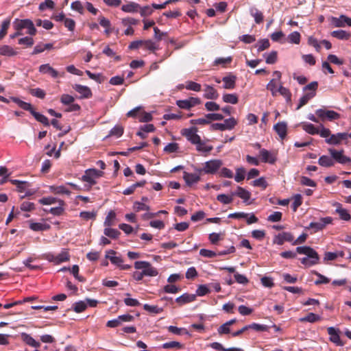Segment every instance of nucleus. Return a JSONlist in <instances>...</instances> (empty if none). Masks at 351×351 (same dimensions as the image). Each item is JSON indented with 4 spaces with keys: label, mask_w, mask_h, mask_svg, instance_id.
Wrapping results in <instances>:
<instances>
[{
    "label": "nucleus",
    "mask_w": 351,
    "mask_h": 351,
    "mask_svg": "<svg viewBox=\"0 0 351 351\" xmlns=\"http://www.w3.org/2000/svg\"><path fill=\"white\" fill-rule=\"evenodd\" d=\"M12 99L20 108L25 110L29 111L34 116V117L36 119L37 121L43 123L45 126H49L50 123L49 121L48 118L43 114L36 112L34 109L32 108L31 104L23 101L17 97H12Z\"/></svg>",
    "instance_id": "obj_1"
},
{
    "label": "nucleus",
    "mask_w": 351,
    "mask_h": 351,
    "mask_svg": "<svg viewBox=\"0 0 351 351\" xmlns=\"http://www.w3.org/2000/svg\"><path fill=\"white\" fill-rule=\"evenodd\" d=\"M104 172L96 169H88L84 172L80 180L86 184H84V190L90 191L92 186L97 184L96 180L103 176Z\"/></svg>",
    "instance_id": "obj_2"
},
{
    "label": "nucleus",
    "mask_w": 351,
    "mask_h": 351,
    "mask_svg": "<svg viewBox=\"0 0 351 351\" xmlns=\"http://www.w3.org/2000/svg\"><path fill=\"white\" fill-rule=\"evenodd\" d=\"M317 88L318 82L316 81L311 82L303 88V91L305 92V94L300 99L297 110L306 105L309 100L315 97Z\"/></svg>",
    "instance_id": "obj_3"
},
{
    "label": "nucleus",
    "mask_w": 351,
    "mask_h": 351,
    "mask_svg": "<svg viewBox=\"0 0 351 351\" xmlns=\"http://www.w3.org/2000/svg\"><path fill=\"white\" fill-rule=\"evenodd\" d=\"M15 30H23L27 29V34L34 36L36 33V29L34 25L33 22L30 19H15L13 23Z\"/></svg>",
    "instance_id": "obj_4"
},
{
    "label": "nucleus",
    "mask_w": 351,
    "mask_h": 351,
    "mask_svg": "<svg viewBox=\"0 0 351 351\" xmlns=\"http://www.w3.org/2000/svg\"><path fill=\"white\" fill-rule=\"evenodd\" d=\"M315 114L322 121L326 120H328L330 121L337 120L341 117L340 114L334 110H326L323 108L317 109L315 111Z\"/></svg>",
    "instance_id": "obj_5"
},
{
    "label": "nucleus",
    "mask_w": 351,
    "mask_h": 351,
    "mask_svg": "<svg viewBox=\"0 0 351 351\" xmlns=\"http://www.w3.org/2000/svg\"><path fill=\"white\" fill-rule=\"evenodd\" d=\"M332 218L331 217H322L317 222H311L309 225L305 227L306 230L313 229L314 232H317L323 230L326 225L331 223Z\"/></svg>",
    "instance_id": "obj_6"
},
{
    "label": "nucleus",
    "mask_w": 351,
    "mask_h": 351,
    "mask_svg": "<svg viewBox=\"0 0 351 351\" xmlns=\"http://www.w3.org/2000/svg\"><path fill=\"white\" fill-rule=\"evenodd\" d=\"M198 130L196 127H191L182 130V134L192 144L199 142L200 136L197 134Z\"/></svg>",
    "instance_id": "obj_7"
},
{
    "label": "nucleus",
    "mask_w": 351,
    "mask_h": 351,
    "mask_svg": "<svg viewBox=\"0 0 351 351\" xmlns=\"http://www.w3.org/2000/svg\"><path fill=\"white\" fill-rule=\"evenodd\" d=\"M201 103V100L198 97H190L187 99L178 100L176 105L182 109L190 110L191 108L199 105Z\"/></svg>",
    "instance_id": "obj_8"
},
{
    "label": "nucleus",
    "mask_w": 351,
    "mask_h": 351,
    "mask_svg": "<svg viewBox=\"0 0 351 351\" xmlns=\"http://www.w3.org/2000/svg\"><path fill=\"white\" fill-rule=\"evenodd\" d=\"M221 165V160H211L205 162L204 168L201 171H204L205 173L213 174L217 172Z\"/></svg>",
    "instance_id": "obj_9"
},
{
    "label": "nucleus",
    "mask_w": 351,
    "mask_h": 351,
    "mask_svg": "<svg viewBox=\"0 0 351 351\" xmlns=\"http://www.w3.org/2000/svg\"><path fill=\"white\" fill-rule=\"evenodd\" d=\"M328 152L331 155L332 160L340 164H346L351 161V159L343 155V150H336L335 149L330 148Z\"/></svg>",
    "instance_id": "obj_10"
},
{
    "label": "nucleus",
    "mask_w": 351,
    "mask_h": 351,
    "mask_svg": "<svg viewBox=\"0 0 351 351\" xmlns=\"http://www.w3.org/2000/svg\"><path fill=\"white\" fill-rule=\"evenodd\" d=\"M294 239L293 235L289 232H283L279 233L274 237V243L279 245H282L285 241L293 242Z\"/></svg>",
    "instance_id": "obj_11"
},
{
    "label": "nucleus",
    "mask_w": 351,
    "mask_h": 351,
    "mask_svg": "<svg viewBox=\"0 0 351 351\" xmlns=\"http://www.w3.org/2000/svg\"><path fill=\"white\" fill-rule=\"evenodd\" d=\"M348 134L346 132L332 134L330 138L326 139V143L330 145H339L342 141L347 140Z\"/></svg>",
    "instance_id": "obj_12"
},
{
    "label": "nucleus",
    "mask_w": 351,
    "mask_h": 351,
    "mask_svg": "<svg viewBox=\"0 0 351 351\" xmlns=\"http://www.w3.org/2000/svg\"><path fill=\"white\" fill-rule=\"evenodd\" d=\"M296 252L300 254H305L309 258H317V252L309 246H300L296 247Z\"/></svg>",
    "instance_id": "obj_13"
},
{
    "label": "nucleus",
    "mask_w": 351,
    "mask_h": 351,
    "mask_svg": "<svg viewBox=\"0 0 351 351\" xmlns=\"http://www.w3.org/2000/svg\"><path fill=\"white\" fill-rule=\"evenodd\" d=\"M232 195H236L243 200L247 204H250L248 201L251 198V193L241 186H237V191L232 193Z\"/></svg>",
    "instance_id": "obj_14"
},
{
    "label": "nucleus",
    "mask_w": 351,
    "mask_h": 351,
    "mask_svg": "<svg viewBox=\"0 0 351 351\" xmlns=\"http://www.w3.org/2000/svg\"><path fill=\"white\" fill-rule=\"evenodd\" d=\"M237 77L234 75L229 74L222 78L223 82V88L225 89H234L236 86Z\"/></svg>",
    "instance_id": "obj_15"
},
{
    "label": "nucleus",
    "mask_w": 351,
    "mask_h": 351,
    "mask_svg": "<svg viewBox=\"0 0 351 351\" xmlns=\"http://www.w3.org/2000/svg\"><path fill=\"white\" fill-rule=\"evenodd\" d=\"M327 331L328 335H330V341L335 343L337 346L343 345L339 335L338 330H336L334 327H328Z\"/></svg>",
    "instance_id": "obj_16"
},
{
    "label": "nucleus",
    "mask_w": 351,
    "mask_h": 351,
    "mask_svg": "<svg viewBox=\"0 0 351 351\" xmlns=\"http://www.w3.org/2000/svg\"><path fill=\"white\" fill-rule=\"evenodd\" d=\"M260 156L261 158L262 162H263L274 164L276 160V158L271 152L265 149H261L260 150Z\"/></svg>",
    "instance_id": "obj_17"
},
{
    "label": "nucleus",
    "mask_w": 351,
    "mask_h": 351,
    "mask_svg": "<svg viewBox=\"0 0 351 351\" xmlns=\"http://www.w3.org/2000/svg\"><path fill=\"white\" fill-rule=\"evenodd\" d=\"M204 91V97L206 99L214 100L219 97V93L217 90L210 85H205Z\"/></svg>",
    "instance_id": "obj_18"
},
{
    "label": "nucleus",
    "mask_w": 351,
    "mask_h": 351,
    "mask_svg": "<svg viewBox=\"0 0 351 351\" xmlns=\"http://www.w3.org/2000/svg\"><path fill=\"white\" fill-rule=\"evenodd\" d=\"M274 130L279 135L281 139H284L287 136V125L285 122H278L274 126Z\"/></svg>",
    "instance_id": "obj_19"
},
{
    "label": "nucleus",
    "mask_w": 351,
    "mask_h": 351,
    "mask_svg": "<svg viewBox=\"0 0 351 351\" xmlns=\"http://www.w3.org/2000/svg\"><path fill=\"white\" fill-rule=\"evenodd\" d=\"M49 191L51 193L56 195H70L71 192L64 185H51L49 186Z\"/></svg>",
    "instance_id": "obj_20"
},
{
    "label": "nucleus",
    "mask_w": 351,
    "mask_h": 351,
    "mask_svg": "<svg viewBox=\"0 0 351 351\" xmlns=\"http://www.w3.org/2000/svg\"><path fill=\"white\" fill-rule=\"evenodd\" d=\"M73 88L75 91L79 93L83 98H90L92 96L91 90L88 86L75 84L73 86Z\"/></svg>",
    "instance_id": "obj_21"
},
{
    "label": "nucleus",
    "mask_w": 351,
    "mask_h": 351,
    "mask_svg": "<svg viewBox=\"0 0 351 351\" xmlns=\"http://www.w3.org/2000/svg\"><path fill=\"white\" fill-rule=\"evenodd\" d=\"M39 71L43 74H49L52 77L56 78L58 76V73L49 64H42L39 66Z\"/></svg>",
    "instance_id": "obj_22"
},
{
    "label": "nucleus",
    "mask_w": 351,
    "mask_h": 351,
    "mask_svg": "<svg viewBox=\"0 0 351 351\" xmlns=\"http://www.w3.org/2000/svg\"><path fill=\"white\" fill-rule=\"evenodd\" d=\"M183 178L187 185L191 186L200 180V176L197 173L184 172Z\"/></svg>",
    "instance_id": "obj_23"
},
{
    "label": "nucleus",
    "mask_w": 351,
    "mask_h": 351,
    "mask_svg": "<svg viewBox=\"0 0 351 351\" xmlns=\"http://www.w3.org/2000/svg\"><path fill=\"white\" fill-rule=\"evenodd\" d=\"M196 299V295L190 293H184L176 299V302L180 305L193 302Z\"/></svg>",
    "instance_id": "obj_24"
},
{
    "label": "nucleus",
    "mask_w": 351,
    "mask_h": 351,
    "mask_svg": "<svg viewBox=\"0 0 351 351\" xmlns=\"http://www.w3.org/2000/svg\"><path fill=\"white\" fill-rule=\"evenodd\" d=\"M141 5L135 2H130L128 4L123 5L121 7L122 11L128 13L138 12Z\"/></svg>",
    "instance_id": "obj_25"
},
{
    "label": "nucleus",
    "mask_w": 351,
    "mask_h": 351,
    "mask_svg": "<svg viewBox=\"0 0 351 351\" xmlns=\"http://www.w3.org/2000/svg\"><path fill=\"white\" fill-rule=\"evenodd\" d=\"M250 13L252 16L254 17V21L257 24H260L263 22L264 16L261 11L258 10L256 8H251L250 10Z\"/></svg>",
    "instance_id": "obj_26"
},
{
    "label": "nucleus",
    "mask_w": 351,
    "mask_h": 351,
    "mask_svg": "<svg viewBox=\"0 0 351 351\" xmlns=\"http://www.w3.org/2000/svg\"><path fill=\"white\" fill-rule=\"evenodd\" d=\"M23 341L27 345L33 347V348H40V343L36 341L32 337L27 333L21 334Z\"/></svg>",
    "instance_id": "obj_27"
},
{
    "label": "nucleus",
    "mask_w": 351,
    "mask_h": 351,
    "mask_svg": "<svg viewBox=\"0 0 351 351\" xmlns=\"http://www.w3.org/2000/svg\"><path fill=\"white\" fill-rule=\"evenodd\" d=\"M336 206L337 208L335 212L339 214L340 219L344 221H349L351 219V216L348 213V210L343 208L339 203H337Z\"/></svg>",
    "instance_id": "obj_28"
},
{
    "label": "nucleus",
    "mask_w": 351,
    "mask_h": 351,
    "mask_svg": "<svg viewBox=\"0 0 351 351\" xmlns=\"http://www.w3.org/2000/svg\"><path fill=\"white\" fill-rule=\"evenodd\" d=\"M58 204L59 206L57 207L51 208L49 210H47L46 209L44 210L45 212H49L53 215L60 216L62 215L64 211V206L65 203L63 200H58Z\"/></svg>",
    "instance_id": "obj_29"
},
{
    "label": "nucleus",
    "mask_w": 351,
    "mask_h": 351,
    "mask_svg": "<svg viewBox=\"0 0 351 351\" xmlns=\"http://www.w3.org/2000/svg\"><path fill=\"white\" fill-rule=\"evenodd\" d=\"M18 54V52L9 45H2L0 47V55L5 56H14Z\"/></svg>",
    "instance_id": "obj_30"
},
{
    "label": "nucleus",
    "mask_w": 351,
    "mask_h": 351,
    "mask_svg": "<svg viewBox=\"0 0 351 351\" xmlns=\"http://www.w3.org/2000/svg\"><path fill=\"white\" fill-rule=\"evenodd\" d=\"M318 163L320 166L324 167H330L334 166V165H335V162L332 160V158H331V157H330L328 156H326V155L322 156L319 158Z\"/></svg>",
    "instance_id": "obj_31"
},
{
    "label": "nucleus",
    "mask_w": 351,
    "mask_h": 351,
    "mask_svg": "<svg viewBox=\"0 0 351 351\" xmlns=\"http://www.w3.org/2000/svg\"><path fill=\"white\" fill-rule=\"evenodd\" d=\"M29 228L34 231H44L49 230L51 226L47 223L32 222L29 224Z\"/></svg>",
    "instance_id": "obj_32"
},
{
    "label": "nucleus",
    "mask_w": 351,
    "mask_h": 351,
    "mask_svg": "<svg viewBox=\"0 0 351 351\" xmlns=\"http://www.w3.org/2000/svg\"><path fill=\"white\" fill-rule=\"evenodd\" d=\"M195 145H196V149L200 152L208 153L213 149L212 145H206L201 138L199 139V142L195 143Z\"/></svg>",
    "instance_id": "obj_33"
},
{
    "label": "nucleus",
    "mask_w": 351,
    "mask_h": 351,
    "mask_svg": "<svg viewBox=\"0 0 351 351\" xmlns=\"http://www.w3.org/2000/svg\"><path fill=\"white\" fill-rule=\"evenodd\" d=\"M209 346L218 351H241V349L237 348H225L223 345L219 342L211 343Z\"/></svg>",
    "instance_id": "obj_34"
},
{
    "label": "nucleus",
    "mask_w": 351,
    "mask_h": 351,
    "mask_svg": "<svg viewBox=\"0 0 351 351\" xmlns=\"http://www.w3.org/2000/svg\"><path fill=\"white\" fill-rule=\"evenodd\" d=\"M104 233L106 237L112 239H118L121 234V232L118 230L110 228V227L106 228L104 230Z\"/></svg>",
    "instance_id": "obj_35"
},
{
    "label": "nucleus",
    "mask_w": 351,
    "mask_h": 351,
    "mask_svg": "<svg viewBox=\"0 0 351 351\" xmlns=\"http://www.w3.org/2000/svg\"><path fill=\"white\" fill-rule=\"evenodd\" d=\"M321 319L320 316L318 315H316L313 313H309L307 314L306 316L302 317L300 319V321L301 322H310V323H315L317 321H319Z\"/></svg>",
    "instance_id": "obj_36"
},
{
    "label": "nucleus",
    "mask_w": 351,
    "mask_h": 351,
    "mask_svg": "<svg viewBox=\"0 0 351 351\" xmlns=\"http://www.w3.org/2000/svg\"><path fill=\"white\" fill-rule=\"evenodd\" d=\"M303 130L307 133L315 135L319 134V129L317 128L313 124L309 123H304L302 124Z\"/></svg>",
    "instance_id": "obj_37"
},
{
    "label": "nucleus",
    "mask_w": 351,
    "mask_h": 351,
    "mask_svg": "<svg viewBox=\"0 0 351 351\" xmlns=\"http://www.w3.org/2000/svg\"><path fill=\"white\" fill-rule=\"evenodd\" d=\"M223 101L226 103L236 104L239 101L238 96L237 94L226 93L223 95Z\"/></svg>",
    "instance_id": "obj_38"
},
{
    "label": "nucleus",
    "mask_w": 351,
    "mask_h": 351,
    "mask_svg": "<svg viewBox=\"0 0 351 351\" xmlns=\"http://www.w3.org/2000/svg\"><path fill=\"white\" fill-rule=\"evenodd\" d=\"M331 35L333 37L337 38L338 39H341V40H348L351 36V34L350 33H348L343 30L333 31L331 33Z\"/></svg>",
    "instance_id": "obj_39"
},
{
    "label": "nucleus",
    "mask_w": 351,
    "mask_h": 351,
    "mask_svg": "<svg viewBox=\"0 0 351 351\" xmlns=\"http://www.w3.org/2000/svg\"><path fill=\"white\" fill-rule=\"evenodd\" d=\"M234 196V195H232V193L230 195L219 194L217 196V200L223 204H229L232 202Z\"/></svg>",
    "instance_id": "obj_40"
},
{
    "label": "nucleus",
    "mask_w": 351,
    "mask_h": 351,
    "mask_svg": "<svg viewBox=\"0 0 351 351\" xmlns=\"http://www.w3.org/2000/svg\"><path fill=\"white\" fill-rule=\"evenodd\" d=\"M10 19H7L3 21L0 29V40H2L7 34L8 29L10 25Z\"/></svg>",
    "instance_id": "obj_41"
},
{
    "label": "nucleus",
    "mask_w": 351,
    "mask_h": 351,
    "mask_svg": "<svg viewBox=\"0 0 351 351\" xmlns=\"http://www.w3.org/2000/svg\"><path fill=\"white\" fill-rule=\"evenodd\" d=\"M116 218V213L114 210H110L106 216L104 221V226L110 227L114 224V221Z\"/></svg>",
    "instance_id": "obj_42"
},
{
    "label": "nucleus",
    "mask_w": 351,
    "mask_h": 351,
    "mask_svg": "<svg viewBox=\"0 0 351 351\" xmlns=\"http://www.w3.org/2000/svg\"><path fill=\"white\" fill-rule=\"evenodd\" d=\"M57 264L69 261L70 255L69 252L64 249L60 254L56 255Z\"/></svg>",
    "instance_id": "obj_43"
},
{
    "label": "nucleus",
    "mask_w": 351,
    "mask_h": 351,
    "mask_svg": "<svg viewBox=\"0 0 351 351\" xmlns=\"http://www.w3.org/2000/svg\"><path fill=\"white\" fill-rule=\"evenodd\" d=\"M345 25L351 26V19L344 15H341L339 19H337L335 21V25L337 27H342Z\"/></svg>",
    "instance_id": "obj_44"
},
{
    "label": "nucleus",
    "mask_w": 351,
    "mask_h": 351,
    "mask_svg": "<svg viewBox=\"0 0 351 351\" xmlns=\"http://www.w3.org/2000/svg\"><path fill=\"white\" fill-rule=\"evenodd\" d=\"M224 235V233L213 232L209 234L208 239L212 244L216 245L220 240H222L223 239Z\"/></svg>",
    "instance_id": "obj_45"
},
{
    "label": "nucleus",
    "mask_w": 351,
    "mask_h": 351,
    "mask_svg": "<svg viewBox=\"0 0 351 351\" xmlns=\"http://www.w3.org/2000/svg\"><path fill=\"white\" fill-rule=\"evenodd\" d=\"M265 57V62L267 64H273L276 62L278 60V53L276 51H271L269 54H264Z\"/></svg>",
    "instance_id": "obj_46"
},
{
    "label": "nucleus",
    "mask_w": 351,
    "mask_h": 351,
    "mask_svg": "<svg viewBox=\"0 0 351 351\" xmlns=\"http://www.w3.org/2000/svg\"><path fill=\"white\" fill-rule=\"evenodd\" d=\"M180 288L174 285H167L162 290H160V293L165 292L167 293H176L180 291Z\"/></svg>",
    "instance_id": "obj_47"
},
{
    "label": "nucleus",
    "mask_w": 351,
    "mask_h": 351,
    "mask_svg": "<svg viewBox=\"0 0 351 351\" xmlns=\"http://www.w3.org/2000/svg\"><path fill=\"white\" fill-rule=\"evenodd\" d=\"M312 273L318 277V279L315 281V284L316 285H319L321 284H327L330 282L329 278L319 274L317 271H312Z\"/></svg>",
    "instance_id": "obj_48"
},
{
    "label": "nucleus",
    "mask_w": 351,
    "mask_h": 351,
    "mask_svg": "<svg viewBox=\"0 0 351 351\" xmlns=\"http://www.w3.org/2000/svg\"><path fill=\"white\" fill-rule=\"evenodd\" d=\"M300 261H301L302 264H303L307 267H310V266L315 265H317L319 263V256L317 254V258L316 261H315V258H309L308 256L302 258L300 259Z\"/></svg>",
    "instance_id": "obj_49"
},
{
    "label": "nucleus",
    "mask_w": 351,
    "mask_h": 351,
    "mask_svg": "<svg viewBox=\"0 0 351 351\" xmlns=\"http://www.w3.org/2000/svg\"><path fill=\"white\" fill-rule=\"evenodd\" d=\"M87 308V304L84 301H79L73 304V311L80 313L84 311Z\"/></svg>",
    "instance_id": "obj_50"
},
{
    "label": "nucleus",
    "mask_w": 351,
    "mask_h": 351,
    "mask_svg": "<svg viewBox=\"0 0 351 351\" xmlns=\"http://www.w3.org/2000/svg\"><path fill=\"white\" fill-rule=\"evenodd\" d=\"M143 274L144 276H156L158 272L157 269L152 267L150 263H149V266L146 267L145 269L143 270Z\"/></svg>",
    "instance_id": "obj_51"
},
{
    "label": "nucleus",
    "mask_w": 351,
    "mask_h": 351,
    "mask_svg": "<svg viewBox=\"0 0 351 351\" xmlns=\"http://www.w3.org/2000/svg\"><path fill=\"white\" fill-rule=\"evenodd\" d=\"M143 308L145 311H147L151 313H154V314L160 313L163 311V309L162 308H160L158 306L149 305L148 304H144Z\"/></svg>",
    "instance_id": "obj_52"
},
{
    "label": "nucleus",
    "mask_w": 351,
    "mask_h": 351,
    "mask_svg": "<svg viewBox=\"0 0 351 351\" xmlns=\"http://www.w3.org/2000/svg\"><path fill=\"white\" fill-rule=\"evenodd\" d=\"M18 43L21 45H25L26 47H31L34 45V40L32 37L25 36L19 38Z\"/></svg>",
    "instance_id": "obj_53"
},
{
    "label": "nucleus",
    "mask_w": 351,
    "mask_h": 351,
    "mask_svg": "<svg viewBox=\"0 0 351 351\" xmlns=\"http://www.w3.org/2000/svg\"><path fill=\"white\" fill-rule=\"evenodd\" d=\"M278 92L281 95H282L287 99V101H291V93L290 90L288 88L284 87L282 85H280L279 88L278 89Z\"/></svg>",
    "instance_id": "obj_54"
},
{
    "label": "nucleus",
    "mask_w": 351,
    "mask_h": 351,
    "mask_svg": "<svg viewBox=\"0 0 351 351\" xmlns=\"http://www.w3.org/2000/svg\"><path fill=\"white\" fill-rule=\"evenodd\" d=\"M97 216V213L95 211L88 212V211H82L80 213V217L88 221L89 219H95Z\"/></svg>",
    "instance_id": "obj_55"
},
{
    "label": "nucleus",
    "mask_w": 351,
    "mask_h": 351,
    "mask_svg": "<svg viewBox=\"0 0 351 351\" xmlns=\"http://www.w3.org/2000/svg\"><path fill=\"white\" fill-rule=\"evenodd\" d=\"M302 204V197L300 194H297L293 197V202L291 205V208L293 212H295L298 207Z\"/></svg>",
    "instance_id": "obj_56"
},
{
    "label": "nucleus",
    "mask_w": 351,
    "mask_h": 351,
    "mask_svg": "<svg viewBox=\"0 0 351 351\" xmlns=\"http://www.w3.org/2000/svg\"><path fill=\"white\" fill-rule=\"evenodd\" d=\"M60 199H57L54 197H46L39 199V203L43 205H51L55 203H58Z\"/></svg>",
    "instance_id": "obj_57"
},
{
    "label": "nucleus",
    "mask_w": 351,
    "mask_h": 351,
    "mask_svg": "<svg viewBox=\"0 0 351 351\" xmlns=\"http://www.w3.org/2000/svg\"><path fill=\"white\" fill-rule=\"evenodd\" d=\"M29 93L32 95L40 99H44L46 95L45 92L40 88L30 89Z\"/></svg>",
    "instance_id": "obj_58"
},
{
    "label": "nucleus",
    "mask_w": 351,
    "mask_h": 351,
    "mask_svg": "<svg viewBox=\"0 0 351 351\" xmlns=\"http://www.w3.org/2000/svg\"><path fill=\"white\" fill-rule=\"evenodd\" d=\"M276 87L277 83L275 79L271 80L267 84V89L271 91L273 96H276L277 95L278 90L276 89Z\"/></svg>",
    "instance_id": "obj_59"
},
{
    "label": "nucleus",
    "mask_w": 351,
    "mask_h": 351,
    "mask_svg": "<svg viewBox=\"0 0 351 351\" xmlns=\"http://www.w3.org/2000/svg\"><path fill=\"white\" fill-rule=\"evenodd\" d=\"M186 88L187 90L199 92L201 90V84L193 81H189L186 82Z\"/></svg>",
    "instance_id": "obj_60"
},
{
    "label": "nucleus",
    "mask_w": 351,
    "mask_h": 351,
    "mask_svg": "<svg viewBox=\"0 0 351 351\" xmlns=\"http://www.w3.org/2000/svg\"><path fill=\"white\" fill-rule=\"evenodd\" d=\"M245 170L244 168L241 167L237 169L236 175L234 176V180L237 182H242L245 178Z\"/></svg>",
    "instance_id": "obj_61"
},
{
    "label": "nucleus",
    "mask_w": 351,
    "mask_h": 351,
    "mask_svg": "<svg viewBox=\"0 0 351 351\" xmlns=\"http://www.w3.org/2000/svg\"><path fill=\"white\" fill-rule=\"evenodd\" d=\"M288 40L290 43L299 44L300 42V34L298 32H293L288 36Z\"/></svg>",
    "instance_id": "obj_62"
},
{
    "label": "nucleus",
    "mask_w": 351,
    "mask_h": 351,
    "mask_svg": "<svg viewBox=\"0 0 351 351\" xmlns=\"http://www.w3.org/2000/svg\"><path fill=\"white\" fill-rule=\"evenodd\" d=\"M237 124V121L234 117L226 119L223 123L226 130L233 129Z\"/></svg>",
    "instance_id": "obj_63"
},
{
    "label": "nucleus",
    "mask_w": 351,
    "mask_h": 351,
    "mask_svg": "<svg viewBox=\"0 0 351 351\" xmlns=\"http://www.w3.org/2000/svg\"><path fill=\"white\" fill-rule=\"evenodd\" d=\"M270 43L268 39H261L258 43V51H263L268 49Z\"/></svg>",
    "instance_id": "obj_64"
}]
</instances>
